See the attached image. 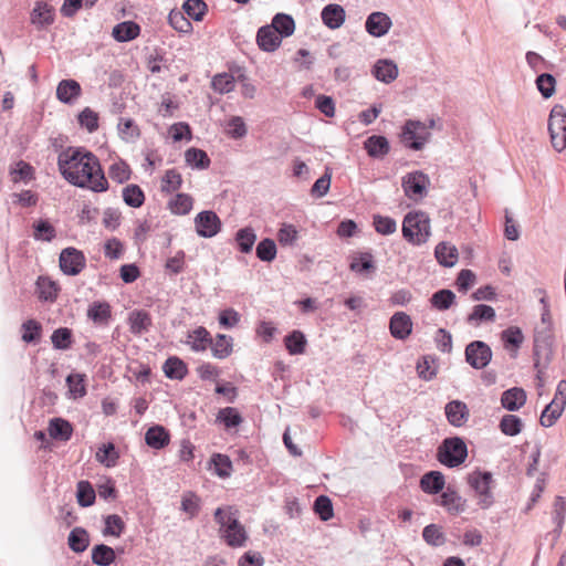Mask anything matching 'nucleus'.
I'll return each instance as SVG.
<instances>
[{"label": "nucleus", "mask_w": 566, "mask_h": 566, "mask_svg": "<svg viewBox=\"0 0 566 566\" xmlns=\"http://www.w3.org/2000/svg\"><path fill=\"white\" fill-rule=\"evenodd\" d=\"M103 535L119 537L125 528L123 518L117 514H109L104 518Z\"/></svg>", "instance_id": "obj_54"}, {"label": "nucleus", "mask_w": 566, "mask_h": 566, "mask_svg": "<svg viewBox=\"0 0 566 566\" xmlns=\"http://www.w3.org/2000/svg\"><path fill=\"white\" fill-rule=\"evenodd\" d=\"M76 499L82 507H88L94 504L96 493L88 481H80L77 483Z\"/></svg>", "instance_id": "obj_44"}, {"label": "nucleus", "mask_w": 566, "mask_h": 566, "mask_svg": "<svg viewBox=\"0 0 566 566\" xmlns=\"http://www.w3.org/2000/svg\"><path fill=\"white\" fill-rule=\"evenodd\" d=\"M259 48L264 52H274L282 43L281 36L269 24L261 27L256 33Z\"/></svg>", "instance_id": "obj_21"}, {"label": "nucleus", "mask_w": 566, "mask_h": 566, "mask_svg": "<svg viewBox=\"0 0 566 566\" xmlns=\"http://www.w3.org/2000/svg\"><path fill=\"white\" fill-rule=\"evenodd\" d=\"M467 457L468 447L461 437L446 438L437 450L438 461L448 468L461 465Z\"/></svg>", "instance_id": "obj_4"}, {"label": "nucleus", "mask_w": 566, "mask_h": 566, "mask_svg": "<svg viewBox=\"0 0 566 566\" xmlns=\"http://www.w3.org/2000/svg\"><path fill=\"white\" fill-rule=\"evenodd\" d=\"M364 148L373 158H384L390 150V145L385 136L373 135L364 142Z\"/></svg>", "instance_id": "obj_25"}, {"label": "nucleus", "mask_w": 566, "mask_h": 566, "mask_svg": "<svg viewBox=\"0 0 566 566\" xmlns=\"http://www.w3.org/2000/svg\"><path fill=\"white\" fill-rule=\"evenodd\" d=\"M566 405V391H555L552 401L542 411L539 421L543 427H552L562 416Z\"/></svg>", "instance_id": "obj_12"}, {"label": "nucleus", "mask_w": 566, "mask_h": 566, "mask_svg": "<svg viewBox=\"0 0 566 566\" xmlns=\"http://www.w3.org/2000/svg\"><path fill=\"white\" fill-rule=\"evenodd\" d=\"M182 8L195 21H201L207 11V4L202 0H187Z\"/></svg>", "instance_id": "obj_64"}, {"label": "nucleus", "mask_w": 566, "mask_h": 566, "mask_svg": "<svg viewBox=\"0 0 566 566\" xmlns=\"http://www.w3.org/2000/svg\"><path fill=\"white\" fill-rule=\"evenodd\" d=\"M60 287L56 282L48 276H39L36 280L38 297L44 302H54L57 297Z\"/></svg>", "instance_id": "obj_30"}, {"label": "nucleus", "mask_w": 566, "mask_h": 566, "mask_svg": "<svg viewBox=\"0 0 566 566\" xmlns=\"http://www.w3.org/2000/svg\"><path fill=\"white\" fill-rule=\"evenodd\" d=\"M185 160L188 166L195 169H207L210 166V159L207 153L195 147L186 150Z\"/></svg>", "instance_id": "obj_39"}, {"label": "nucleus", "mask_w": 566, "mask_h": 566, "mask_svg": "<svg viewBox=\"0 0 566 566\" xmlns=\"http://www.w3.org/2000/svg\"><path fill=\"white\" fill-rule=\"evenodd\" d=\"M111 306L106 302H93L87 310V317L95 324L106 325L111 319Z\"/></svg>", "instance_id": "obj_34"}, {"label": "nucleus", "mask_w": 566, "mask_h": 566, "mask_svg": "<svg viewBox=\"0 0 566 566\" xmlns=\"http://www.w3.org/2000/svg\"><path fill=\"white\" fill-rule=\"evenodd\" d=\"M548 132L553 148L560 153L566 148V109L555 105L548 117Z\"/></svg>", "instance_id": "obj_5"}, {"label": "nucleus", "mask_w": 566, "mask_h": 566, "mask_svg": "<svg viewBox=\"0 0 566 566\" xmlns=\"http://www.w3.org/2000/svg\"><path fill=\"white\" fill-rule=\"evenodd\" d=\"M389 331L396 339H406L412 332V321L405 312H396L389 322Z\"/></svg>", "instance_id": "obj_15"}, {"label": "nucleus", "mask_w": 566, "mask_h": 566, "mask_svg": "<svg viewBox=\"0 0 566 566\" xmlns=\"http://www.w3.org/2000/svg\"><path fill=\"white\" fill-rule=\"evenodd\" d=\"M403 238L415 244L426 243L431 235L430 218L423 211H410L402 221Z\"/></svg>", "instance_id": "obj_3"}, {"label": "nucleus", "mask_w": 566, "mask_h": 566, "mask_svg": "<svg viewBox=\"0 0 566 566\" xmlns=\"http://www.w3.org/2000/svg\"><path fill=\"white\" fill-rule=\"evenodd\" d=\"M492 481L493 478L489 471L475 470L468 475V483L479 496L478 504L483 510L489 509L494 502L490 490Z\"/></svg>", "instance_id": "obj_6"}, {"label": "nucleus", "mask_w": 566, "mask_h": 566, "mask_svg": "<svg viewBox=\"0 0 566 566\" xmlns=\"http://www.w3.org/2000/svg\"><path fill=\"white\" fill-rule=\"evenodd\" d=\"M501 338L504 343L505 348L517 350L523 343L524 336L520 328L510 327L502 332Z\"/></svg>", "instance_id": "obj_59"}, {"label": "nucleus", "mask_w": 566, "mask_h": 566, "mask_svg": "<svg viewBox=\"0 0 566 566\" xmlns=\"http://www.w3.org/2000/svg\"><path fill=\"white\" fill-rule=\"evenodd\" d=\"M170 434L166 428L160 424L150 427L145 433V442L148 447L160 450L169 444Z\"/></svg>", "instance_id": "obj_24"}, {"label": "nucleus", "mask_w": 566, "mask_h": 566, "mask_svg": "<svg viewBox=\"0 0 566 566\" xmlns=\"http://www.w3.org/2000/svg\"><path fill=\"white\" fill-rule=\"evenodd\" d=\"M140 28L133 21H124L113 28L112 35L118 42H128L139 35Z\"/></svg>", "instance_id": "obj_31"}, {"label": "nucleus", "mask_w": 566, "mask_h": 566, "mask_svg": "<svg viewBox=\"0 0 566 566\" xmlns=\"http://www.w3.org/2000/svg\"><path fill=\"white\" fill-rule=\"evenodd\" d=\"M216 474L220 478H229L232 472V462L226 454L216 453L211 458Z\"/></svg>", "instance_id": "obj_60"}, {"label": "nucleus", "mask_w": 566, "mask_h": 566, "mask_svg": "<svg viewBox=\"0 0 566 566\" xmlns=\"http://www.w3.org/2000/svg\"><path fill=\"white\" fill-rule=\"evenodd\" d=\"M455 300V294L451 290H439L432 294L430 303L432 307L439 311H447L451 307Z\"/></svg>", "instance_id": "obj_48"}, {"label": "nucleus", "mask_w": 566, "mask_h": 566, "mask_svg": "<svg viewBox=\"0 0 566 566\" xmlns=\"http://www.w3.org/2000/svg\"><path fill=\"white\" fill-rule=\"evenodd\" d=\"M565 514H566V502L564 497L557 496L554 502V510H553V522L555 523L556 527L554 530L555 537H558L562 533V528L565 521Z\"/></svg>", "instance_id": "obj_55"}, {"label": "nucleus", "mask_w": 566, "mask_h": 566, "mask_svg": "<svg viewBox=\"0 0 566 566\" xmlns=\"http://www.w3.org/2000/svg\"><path fill=\"white\" fill-rule=\"evenodd\" d=\"M499 428L503 434L515 437L522 431L523 422L515 415H504L500 420Z\"/></svg>", "instance_id": "obj_42"}, {"label": "nucleus", "mask_w": 566, "mask_h": 566, "mask_svg": "<svg viewBox=\"0 0 566 566\" xmlns=\"http://www.w3.org/2000/svg\"><path fill=\"white\" fill-rule=\"evenodd\" d=\"M117 128L120 138L126 143H134L139 137V129L130 118H120Z\"/></svg>", "instance_id": "obj_51"}, {"label": "nucleus", "mask_w": 566, "mask_h": 566, "mask_svg": "<svg viewBox=\"0 0 566 566\" xmlns=\"http://www.w3.org/2000/svg\"><path fill=\"white\" fill-rule=\"evenodd\" d=\"M60 269L66 275H77L86 264L84 254L75 248H65L60 253Z\"/></svg>", "instance_id": "obj_9"}, {"label": "nucleus", "mask_w": 566, "mask_h": 566, "mask_svg": "<svg viewBox=\"0 0 566 566\" xmlns=\"http://www.w3.org/2000/svg\"><path fill=\"white\" fill-rule=\"evenodd\" d=\"M10 175L15 184L21 180L29 181L33 178V168L30 164L20 160L15 164V167L10 169Z\"/></svg>", "instance_id": "obj_61"}, {"label": "nucleus", "mask_w": 566, "mask_h": 566, "mask_svg": "<svg viewBox=\"0 0 566 566\" xmlns=\"http://www.w3.org/2000/svg\"><path fill=\"white\" fill-rule=\"evenodd\" d=\"M192 197L187 193H177L168 201V209L174 214L184 216L192 209Z\"/></svg>", "instance_id": "obj_38"}, {"label": "nucleus", "mask_w": 566, "mask_h": 566, "mask_svg": "<svg viewBox=\"0 0 566 566\" xmlns=\"http://www.w3.org/2000/svg\"><path fill=\"white\" fill-rule=\"evenodd\" d=\"M57 167L63 178L71 185L104 192L108 182L98 158L82 147H67L59 154Z\"/></svg>", "instance_id": "obj_1"}, {"label": "nucleus", "mask_w": 566, "mask_h": 566, "mask_svg": "<svg viewBox=\"0 0 566 566\" xmlns=\"http://www.w3.org/2000/svg\"><path fill=\"white\" fill-rule=\"evenodd\" d=\"M284 343L291 355H298L305 350L306 339L304 334L300 331H293L291 334L285 336Z\"/></svg>", "instance_id": "obj_49"}, {"label": "nucleus", "mask_w": 566, "mask_h": 566, "mask_svg": "<svg viewBox=\"0 0 566 566\" xmlns=\"http://www.w3.org/2000/svg\"><path fill=\"white\" fill-rule=\"evenodd\" d=\"M429 185V177L420 170L407 174L401 181L405 195L412 200L422 199L428 192Z\"/></svg>", "instance_id": "obj_8"}, {"label": "nucleus", "mask_w": 566, "mask_h": 566, "mask_svg": "<svg viewBox=\"0 0 566 566\" xmlns=\"http://www.w3.org/2000/svg\"><path fill=\"white\" fill-rule=\"evenodd\" d=\"M217 419L228 429L237 428L242 422L241 415L235 408L232 407L220 409Z\"/></svg>", "instance_id": "obj_58"}, {"label": "nucleus", "mask_w": 566, "mask_h": 566, "mask_svg": "<svg viewBox=\"0 0 566 566\" xmlns=\"http://www.w3.org/2000/svg\"><path fill=\"white\" fill-rule=\"evenodd\" d=\"M98 114L90 107H85L77 116L78 124L88 133H94L98 129Z\"/></svg>", "instance_id": "obj_57"}, {"label": "nucleus", "mask_w": 566, "mask_h": 566, "mask_svg": "<svg viewBox=\"0 0 566 566\" xmlns=\"http://www.w3.org/2000/svg\"><path fill=\"white\" fill-rule=\"evenodd\" d=\"M119 454L114 443L108 442L98 448L96 452V460L104 464L106 468H113L117 464Z\"/></svg>", "instance_id": "obj_40"}, {"label": "nucleus", "mask_w": 566, "mask_h": 566, "mask_svg": "<svg viewBox=\"0 0 566 566\" xmlns=\"http://www.w3.org/2000/svg\"><path fill=\"white\" fill-rule=\"evenodd\" d=\"M431 133L427 124L420 120L409 119L405 123L401 133V142L413 150H420L429 142Z\"/></svg>", "instance_id": "obj_7"}, {"label": "nucleus", "mask_w": 566, "mask_h": 566, "mask_svg": "<svg viewBox=\"0 0 566 566\" xmlns=\"http://www.w3.org/2000/svg\"><path fill=\"white\" fill-rule=\"evenodd\" d=\"M392 27L390 17L381 11L371 12L365 22L366 32L374 38L385 36Z\"/></svg>", "instance_id": "obj_13"}, {"label": "nucleus", "mask_w": 566, "mask_h": 566, "mask_svg": "<svg viewBox=\"0 0 566 566\" xmlns=\"http://www.w3.org/2000/svg\"><path fill=\"white\" fill-rule=\"evenodd\" d=\"M185 344L195 353H203L211 345V335L206 327L198 326L187 333Z\"/></svg>", "instance_id": "obj_17"}, {"label": "nucleus", "mask_w": 566, "mask_h": 566, "mask_svg": "<svg viewBox=\"0 0 566 566\" xmlns=\"http://www.w3.org/2000/svg\"><path fill=\"white\" fill-rule=\"evenodd\" d=\"M108 176L113 181L123 184L130 178V168L124 160L118 159L109 166Z\"/></svg>", "instance_id": "obj_53"}, {"label": "nucleus", "mask_w": 566, "mask_h": 566, "mask_svg": "<svg viewBox=\"0 0 566 566\" xmlns=\"http://www.w3.org/2000/svg\"><path fill=\"white\" fill-rule=\"evenodd\" d=\"M195 226L200 237L212 238L220 231L221 221L216 212L206 210L196 216Z\"/></svg>", "instance_id": "obj_11"}, {"label": "nucleus", "mask_w": 566, "mask_h": 566, "mask_svg": "<svg viewBox=\"0 0 566 566\" xmlns=\"http://www.w3.org/2000/svg\"><path fill=\"white\" fill-rule=\"evenodd\" d=\"M495 318V311L490 305H475L468 316V323L479 325L481 322H492Z\"/></svg>", "instance_id": "obj_45"}, {"label": "nucleus", "mask_w": 566, "mask_h": 566, "mask_svg": "<svg viewBox=\"0 0 566 566\" xmlns=\"http://www.w3.org/2000/svg\"><path fill=\"white\" fill-rule=\"evenodd\" d=\"M82 95V87L75 80H62L56 86V98L67 105H73Z\"/></svg>", "instance_id": "obj_16"}, {"label": "nucleus", "mask_w": 566, "mask_h": 566, "mask_svg": "<svg viewBox=\"0 0 566 566\" xmlns=\"http://www.w3.org/2000/svg\"><path fill=\"white\" fill-rule=\"evenodd\" d=\"M275 32L283 38L291 36L295 31L294 19L290 14L276 13L270 24Z\"/></svg>", "instance_id": "obj_33"}, {"label": "nucleus", "mask_w": 566, "mask_h": 566, "mask_svg": "<svg viewBox=\"0 0 566 566\" xmlns=\"http://www.w3.org/2000/svg\"><path fill=\"white\" fill-rule=\"evenodd\" d=\"M313 510L324 522L329 521L334 516L333 503L327 495H318L314 501Z\"/></svg>", "instance_id": "obj_47"}, {"label": "nucleus", "mask_w": 566, "mask_h": 566, "mask_svg": "<svg viewBox=\"0 0 566 566\" xmlns=\"http://www.w3.org/2000/svg\"><path fill=\"white\" fill-rule=\"evenodd\" d=\"M234 241L239 251L241 253L248 254L252 251L256 241V233L251 227L239 229L235 233Z\"/></svg>", "instance_id": "obj_35"}, {"label": "nucleus", "mask_w": 566, "mask_h": 566, "mask_svg": "<svg viewBox=\"0 0 566 566\" xmlns=\"http://www.w3.org/2000/svg\"><path fill=\"white\" fill-rule=\"evenodd\" d=\"M48 432L53 440L66 442L72 437L73 427L63 418H53L49 422Z\"/></svg>", "instance_id": "obj_26"}, {"label": "nucleus", "mask_w": 566, "mask_h": 566, "mask_svg": "<svg viewBox=\"0 0 566 566\" xmlns=\"http://www.w3.org/2000/svg\"><path fill=\"white\" fill-rule=\"evenodd\" d=\"M163 368L165 375L170 379H182L187 374L186 364L178 357H169Z\"/></svg>", "instance_id": "obj_43"}, {"label": "nucleus", "mask_w": 566, "mask_h": 566, "mask_svg": "<svg viewBox=\"0 0 566 566\" xmlns=\"http://www.w3.org/2000/svg\"><path fill=\"white\" fill-rule=\"evenodd\" d=\"M436 502L452 515L463 513L467 509V500L451 486L443 490Z\"/></svg>", "instance_id": "obj_14"}, {"label": "nucleus", "mask_w": 566, "mask_h": 566, "mask_svg": "<svg viewBox=\"0 0 566 566\" xmlns=\"http://www.w3.org/2000/svg\"><path fill=\"white\" fill-rule=\"evenodd\" d=\"M92 563L97 566H109L115 562V551L106 544H96L91 552Z\"/></svg>", "instance_id": "obj_32"}, {"label": "nucleus", "mask_w": 566, "mask_h": 566, "mask_svg": "<svg viewBox=\"0 0 566 566\" xmlns=\"http://www.w3.org/2000/svg\"><path fill=\"white\" fill-rule=\"evenodd\" d=\"M438 262L443 266H453L458 261V250L455 247L441 242L434 251Z\"/></svg>", "instance_id": "obj_36"}, {"label": "nucleus", "mask_w": 566, "mask_h": 566, "mask_svg": "<svg viewBox=\"0 0 566 566\" xmlns=\"http://www.w3.org/2000/svg\"><path fill=\"white\" fill-rule=\"evenodd\" d=\"M276 244L270 238L261 240L255 249L258 259L263 262H272L276 258Z\"/></svg>", "instance_id": "obj_52"}, {"label": "nucleus", "mask_w": 566, "mask_h": 566, "mask_svg": "<svg viewBox=\"0 0 566 566\" xmlns=\"http://www.w3.org/2000/svg\"><path fill=\"white\" fill-rule=\"evenodd\" d=\"M124 202L132 208H139L145 201V195L137 185H128L123 189Z\"/></svg>", "instance_id": "obj_46"}, {"label": "nucleus", "mask_w": 566, "mask_h": 566, "mask_svg": "<svg viewBox=\"0 0 566 566\" xmlns=\"http://www.w3.org/2000/svg\"><path fill=\"white\" fill-rule=\"evenodd\" d=\"M492 358L490 346L482 340L471 342L465 348V360L475 369L484 368Z\"/></svg>", "instance_id": "obj_10"}, {"label": "nucleus", "mask_w": 566, "mask_h": 566, "mask_svg": "<svg viewBox=\"0 0 566 566\" xmlns=\"http://www.w3.org/2000/svg\"><path fill=\"white\" fill-rule=\"evenodd\" d=\"M371 74L379 82L389 84L398 77L399 71L397 64L392 60L380 59L374 64Z\"/></svg>", "instance_id": "obj_19"}, {"label": "nucleus", "mask_w": 566, "mask_h": 566, "mask_svg": "<svg viewBox=\"0 0 566 566\" xmlns=\"http://www.w3.org/2000/svg\"><path fill=\"white\" fill-rule=\"evenodd\" d=\"M212 88L219 94H227L234 90L235 81L229 73L216 74L211 81Z\"/></svg>", "instance_id": "obj_50"}, {"label": "nucleus", "mask_w": 566, "mask_h": 566, "mask_svg": "<svg viewBox=\"0 0 566 566\" xmlns=\"http://www.w3.org/2000/svg\"><path fill=\"white\" fill-rule=\"evenodd\" d=\"M526 402L525 391H503L501 403L509 411L518 410Z\"/></svg>", "instance_id": "obj_41"}, {"label": "nucleus", "mask_w": 566, "mask_h": 566, "mask_svg": "<svg viewBox=\"0 0 566 566\" xmlns=\"http://www.w3.org/2000/svg\"><path fill=\"white\" fill-rule=\"evenodd\" d=\"M67 545L76 554L85 552L90 546L88 532L81 526L74 527L67 536Z\"/></svg>", "instance_id": "obj_28"}, {"label": "nucleus", "mask_w": 566, "mask_h": 566, "mask_svg": "<svg viewBox=\"0 0 566 566\" xmlns=\"http://www.w3.org/2000/svg\"><path fill=\"white\" fill-rule=\"evenodd\" d=\"M182 178L176 169H168L161 180V191L172 192L181 187Z\"/></svg>", "instance_id": "obj_62"}, {"label": "nucleus", "mask_w": 566, "mask_h": 566, "mask_svg": "<svg viewBox=\"0 0 566 566\" xmlns=\"http://www.w3.org/2000/svg\"><path fill=\"white\" fill-rule=\"evenodd\" d=\"M444 475L440 471H429L420 479V488L427 494H439L444 490Z\"/></svg>", "instance_id": "obj_23"}, {"label": "nucleus", "mask_w": 566, "mask_h": 566, "mask_svg": "<svg viewBox=\"0 0 566 566\" xmlns=\"http://www.w3.org/2000/svg\"><path fill=\"white\" fill-rule=\"evenodd\" d=\"M446 416L453 427L463 426L469 419L468 406L460 400H452L446 405Z\"/></svg>", "instance_id": "obj_22"}, {"label": "nucleus", "mask_w": 566, "mask_h": 566, "mask_svg": "<svg viewBox=\"0 0 566 566\" xmlns=\"http://www.w3.org/2000/svg\"><path fill=\"white\" fill-rule=\"evenodd\" d=\"M51 342L55 349L66 350L72 345V332L66 327L55 329L51 335Z\"/></svg>", "instance_id": "obj_56"}, {"label": "nucleus", "mask_w": 566, "mask_h": 566, "mask_svg": "<svg viewBox=\"0 0 566 566\" xmlns=\"http://www.w3.org/2000/svg\"><path fill=\"white\" fill-rule=\"evenodd\" d=\"M423 541L432 546L440 547L447 543V536L442 531V526L438 524H429L422 530Z\"/></svg>", "instance_id": "obj_37"}, {"label": "nucleus", "mask_w": 566, "mask_h": 566, "mask_svg": "<svg viewBox=\"0 0 566 566\" xmlns=\"http://www.w3.org/2000/svg\"><path fill=\"white\" fill-rule=\"evenodd\" d=\"M321 18L328 29L336 30L344 24L346 12L342 6L331 3L323 8Z\"/></svg>", "instance_id": "obj_20"}, {"label": "nucleus", "mask_w": 566, "mask_h": 566, "mask_svg": "<svg viewBox=\"0 0 566 566\" xmlns=\"http://www.w3.org/2000/svg\"><path fill=\"white\" fill-rule=\"evenodd\" d=\"M30 21L36 29H43L54 22V8L44 1L35 2Z\"/></svg>", "instance_id": "obj_18"}, {"label": "nucleus", "mask_w": 566, "mask_h": 566, "mask_svg": "<svg viewBox=\"0 0 566 566\" xmlns=\"http://www.w3.org/2000/svg\"><path fill=\"white\" fill-rule=\"evenodd\" d=\"M129 329L135 335L147 333L151 326V317L146 311H133L128 316Z\"/></svg>", "instance_id": "obj_29"}, {"label": "nucleus", "mask_w": 566, "mask_h": 566, "mask_svg": "<svg viewBox=\"0 0 566 566\" xmlns=\"http://www.w3.org/2000/svg\"><path fill=\"white\" fill-rule=\"evenodd\" d=\"M556 86V80L552 74L543 73L536 78V87L544 98H549Z\"/></svg>", "instance_id": "obj_63"}, {"label": "nucleus", "mask_w": 566, "mask_h": 566, "mask_svg": "<svg viewBox=\"0 0 566 566\" xmlns=\"http://www.w3.org/2000/svg\"><path fill=\"white\" fill-rule=\"evenodd\" d=\"M214 521L220 525L221 537L231 547H242L248 538L244 527L238 520V511L232 506L218 507L214 511Z\"/></svg>", "instance_id": "obj_2"}, {"label": "nucleus", "mask_w": 566, "mask_h": 566, "mask_svg": "<svg viewBox=\"0 0 566 566\" xmlns=\"http://www.w3.org/2000/svg\"><path fill=\"white\" fill-rule=\"evenodd\" d=\"M209 348L211 349V354L214 358H228L233 350V339L231 336L217 334L214 338L211 337V345Z\"/></svg>", "instance_id": "obj_27"}]
</instances>
